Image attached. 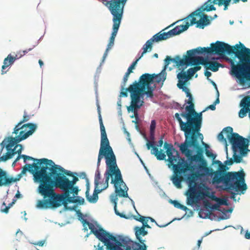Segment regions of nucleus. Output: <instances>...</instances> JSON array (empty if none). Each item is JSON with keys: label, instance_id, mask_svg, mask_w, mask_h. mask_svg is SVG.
Listing matches in <instances>:
<instances>
[{"label": "nucleus", "instance_id": "obj_1", "mask_svg": "<svg viewBox=\"0 0 250 250\" xmlns=\"http://www.w3.org/2000/svg\"><path fill=\"white\" fill-rule=\"evenodd\" d=\"M217 154L210 148L206 150L189 161L193 171L199 174V177L210 184L217 180L222 171L223 162L216 160Z\"/></svg>", "mask_w": 250, "mask_h": 250}, {"label": "nucleus", "instance_id": "obj_2", "mask_svg": "<svg viewBox=\"0 0 250 250\" xmlns=\"http://www.w3.org/2000/svg\"><path fill=\"white\" fill-rule=\"evenodd\" d=\"M239 43L241 49L237 50H235L237 44L234 46H231L229 43L221 41L211 42L209 47L199 46L196 48L201 55L216 56L219 58L227 60L230 64L229 73L231 76L234 69L237 67L249 49L243 43L240 42Z\"/></svg>", "mask_w": 250, "mask_h": 250}, {"label": "nucleus", "instance_id": "obj_3", "mask_svg": "<svg viewBox=\"0 0 250 250\" xmlns=\"http://www.w3.org/2000/svg\"><path fill=\"white\" fill-rule=\"evenodd\" d=\"M48 173L49 171L44 173L41 171L34 175V182L39 184L36 191L43 197L37 201L36 208L38 209L55 210L59 208L54 179L50 177Z\"/></svg>", "mask_w": 250, "mask_h": 250}, {"label": "nucleus", "instance_id": "obj_4", "mask_svg": "<svg viewBox=\"0 0 250 250\" xmlns=\"http://www.w3.org/2000/svg\"><path fill=\"white\" fill-rule=\"evenodd\" d=\"M200 55L196 48L187 51L183 55V61L176 71L178 83L190 84L194 74L202 68Z\"/></svg>", "mask_w": 250, "mask_h": 250}, {"label": "nucleus", "instance_id": "obj_5", "mask_svg": "<svg viewBox=\"0 0 250 250\" xmlns=\"http://www.w3.org/2000/svg\"><path fill=\"white\" fill-rule=\"evenodd\" d=\"M98 119L101 131V143L98 155L97 167H100L101 161L104 158L105 162L106 168L116 159V156L112 147L110 145L105 128L104 125L102 116H98Z\"/></svg>", "mask_w": 250, "mask_h": 250}, {"label": "nucleus", "instance_id": "obj_6", "mask_svg": "<svg viewBox=\"0 0 250 250\" xmlns=\"http://www.w3.org/2000/svg\"><path fill=\"white\" fill-rule=\"evenodd\" d=\"M49 165L50 177H54L75 186H78L77 183L79 181V178L84 179L85 181L89 180L85 172H77L65 169L61 166L55 164L52 160Z\"/></svg>", "mask_w": 250, "mask_h": 250}, {"label": "nucleus", "instance_id": "obj_7", "mask_svg": "<svg viewBox=\"0 0 250 250\" xmlns=\"http://www.w3.org/2000/svg\"><path fill=\"white\" fill-rule=\"evenodd\" d=\"M54 179L56 188H60L63 192L56 193L59 208L61 207L64 203L65 204H74L76 196L81 191L79 186H75L66 182L54 177H50Z\"/></svg>", "mask_w": 250, "mask_h": 250}, {"label": "nucleus", "instance_id": "obj_8", "mask_svg": "<svg viewBox=\"0 0 250 250\" xmlns=\"http://www.w3.org/2000/svg\"><path fill=\"white\" fill-rule=\"evenodd\" d=\"M231 76L242 86L241 89L250 88V48L247 50Z\"/></svg>", "mask_w": 250, "mask_h": 250}, {"label": "nucleus", "instance_id": "obj_9", "mask_svg": "<svg viewBox=\"0 0 250 250\" xmlns=\"http://www.w3.org/2000/svg\"><path fill=\"white\" fill-rule=\"evenodd\" d=\"M187 160L182 158L178 152H176L175 155H173L168 157L169 163L177 169L179 174L182 176L188 186H195L196 181L193 178L191 171L187 167L188 166L191 168L189 165L193 162L189 161L187 157Z\"/></svg>", "mask_w": 250, "mask_h": 250}, {"label": "nucleus", "instance_id": "obj_10", "mask_svg": "<svg viewBox=\"0 0 250 250\" xmlns=\"http://www.w3.org/2000/svg\"><path fill=\"white\" fill-rule=\"evenodd\" d=\"M203 117L201 113L184 134V142L178 144L180 150H184L185 148L192 145L196 142L199 141L200 142L203 141L204 136L200 132L203 125Z\"/></svg>", "mask_w": 250, "mask_h": 250}, {"label": "nucleus", "instance_id": "obj_11", "mask_svg": "<svg viewBox=\"0 0 250 250\" xmlns=\"http://www.w3.org/2000/svg\"><path fill=\"white\" fill-rule=\"evenodd\" d=\"M154 87L147 85H146V88L141 87V88L139 89L138 92H136L134 95L131 94L130 105L126 106L127 112L135 113L136 111V108L140 109L145 104L144 97H146V99L153 98L154 96Z\"/></svg>", "mask_w": 250, "mask_h": 250}, {"label": "nucleus", "instance_id": "obj_12", "mask_svg": "<svg viewBox=\"0 0 250 250\" xmlns=\"http://www.w3.org/2000/svg\"><path fill=\"white\" fill-rule=\"evenodd\" d=\"M91 223L88 221V224L90 233H93L104 246L108 248L116 239V234L105 230L98 222L92 219Z\"/></svg>", "mask_w": 250, "mask_h": 250}, {"label": "nucleus", "instance_id": "obj_13", "mask_svg": "<svg viewBox=\"0 0 250 250\" xmlns=\"http://www.w3.org/2000/svg\"><path fill=\"white\" fill-rule=\"evenodd\" d=\"M191 107L185 106V111L180 113H176L174 116L179 123L180 130L184 132V134L202 113L191 110Z\"/></svg>", "mask_w": 250, "mask_h": 250}, {"label": "nucleus", "instance_id": "obj_14", "mask_svg": "<svg viewBox=\"0 0 250 250\" xmlns=\"http://www.w3.org/2000/svg\"><path fill=\"white\" fill-rule=\"evenodd\" d=\"M191 107L185 106V111L180 113H176L174 116L179 123L180 130L184 132V134L202 113L191 110Z\"/></svg>", "mask_w": 250, "mask_h": 250}, {"label": "nucleus", "instance_id": "obj_15", "mask_svg": "<svg viewBox=\"0 0 250 250\" xmlns=\"http://www.w3.org/2000/svg\"><path fill=\"white\" fill-rule=\"evenodd\" d=\"M221 180H216L210 184L215 186L218 188H220L222 190H226L231 193L229 198L232 199L234 202H239L240 198L236 199L237 195L244 194L248 188V187L243 186L228 182L220 181Z\"/></svg>", "mask_w": 250, "mask_h": 250}, {"label": "nucleus", "instance_id": "obj_16", "mask_svg": "<svg viewBox=\"0 0 250 250\" xmlns=\"http://www.w3.org/2000/svg\"><path fill=\"white\" fill-rule=\"evenodd\" d=\"M116 242L123 245L129 250H148L146 240L143 237L136 238L132 240L129 236L116 234Z\"/></svg>", "mask_w": 250, "mask_h": 250}, {"label": "nucleus", "instance_id": "obj_17", "mask_svg": "<svg viewBox=\"0 0 250 250\" xmlns=\"http://www.w3.org/2000/svg\"><path fill=\"white\" fill-rule=\"evenodd\" d=\"M246 177V173L244 169L240 167L238 171H229L228 169L221 171L217 180L248 187Z\"/></svg>", "mask_w": 250, "mask_h": 250}, {"label": "nucleus", "instance_id": "obj_18", "mask_svg": "<svg viewBox=\"0 0 250 250\" xmlns=\"http://www.w3.org/2000/svg\"><path fill=\"white\" fill-rule=\"evenodd\" d=\"M21 159H22L23 160V162L25 164L26 163V162L27 161H33L34 162H37V164L39 165V166L41 167V168L39 169V170H37L34 175H36L39 172L41 171H42V173H44L47 172V171H48L50 166V165H49V162L51 161L50 159L45 158L37 159L25 154H18L16 158L12 164V167H14L16 166V164Z\"/></svg>", "mask_w": 250, "mask_h": 250}, {"label": "nucleus", "instance_id": "obj_19", "mask_svg": "<svg viewBox=\"0 0 250 250\" xmlns=\"http://www.w3.org/2000/svg\"><path fill=\"white\" fill-rule=\"evenodd\" d=\"M190 19L189 26H192L195 24L196 28L203 29L209 25L211 23V16L204 13L195 12L194 11L189 14L187 18V20Z\"/></svg>", "mask_w": 250, "mask_h": 250}, {"label": "nucleus", "instance_id": "obj_20", "mask_svg": "<svg viewBox=\"0 0 250 250\" xmlns=\"http://www.w3.org/2000/svg\"><path fill=\"white\" fill-rule=\"evenodd\" d=\"M104 173L110 179V184L113 188L124 180L121 170L117 165V159L105 168Z\"/></svg>", "mask_w": 250, "mask_h": 250}, {"label": "nucleus", "instance_id": "obj_21", "mask_svg": "<svg viewBox=\"0 0 250 250\" xmlns=\"http://www.w3.org/2000/svg\"><path fill=\"white\" fill-rule=\"evenodd\" d=\"M210 148V145L202 141L200 142L199 141L196 142L192 145L185 148L184 150H180L189 160L190 158H193V157L196 156L203 151Z\"/></svg>", "mask_w": 250, "mask_h": 250}, {"label": "nucleus", "instance_id": "obj_22", "mask_svg": "<svg viewBox=\"0 0 250 250\" xmlns=\"http://www.w3.org/2000/svg\"><path fill=\"white\" fill-rule=\"evenodd\" d=\"M232 157L222 163V171L227 169L229 170L230 167L234 164L244 163L245 161L243 160V158L247 157L249 153L248 150H232Z\"/></svg>", "mask_w": 250, "mask_h": 250}, {"label": "nucleus", "instance_id": "obj_23", "mask_svg": "<svg viewBox=\"0 0 250 250\" xmlns=\"http://www.w3.org/2000/svg\"><path fill=\"white\" fill-rule=\"evenodd\" d=\"M112 16L113 25L112 31L108 42L114 43L115 38L118 34L122 20L124 17V12L117 11L112 10H108Z\"/></svg>", "mask_w": 250, "mask_h": 250}, {"label": "nucleus", "instance_id": "obj_24", "mask_svg": "<svg viewBox=\"0 0 250 250\" xmlns=\"http://www.w3.org/2000/svg\"><path fill=\"white\" fill-rule=\"evenodd\" d=\"M189 27V23L188 22H186L185 24L177 25L167 32H164V30H162L158 32L157 34L160 40L162 42L173 37L179 35L188 30Z\"/></svg>", "mask_w": 250, "mask_h": 250}, {"label": "nucleus", "instance_id": "obj_25", "mask_svg": "<svg viewBox=\"0 0 250 250\" xmlns=\"http://www.w3.org/2000/svg\"><path fill=\"white\" fill-rule=\"evenodd\" d=\"M201 179L202 180H200V183L198 184L200 192L198 199L204 202V201H206L205 199L208 198L209 200L216 201L218 197L215 194V192L212 191V188L207 185L206 184V182H204L203 179Z\"/></svg>", "mask_w": 250, "mask_h": 250}, {"label": "nucleus", "instance_id": "obj_26", "mask_svg": "<svg viewBox=\"0 0 250 250\" xmlns=\"http://www.w3.org/2000/svg\"><path fill=\"white\" fill-rule=\"evenodd\" d=\"M204 56V57H200V61L201 65L204 68L208 67V70L215 72L218 71L220 67H224L222 64L217 62L218 59L213 57L212 56Z\"/></svg>", "mask_w": 250, "mask_h": 250}, {"label": "nucleus", "instance_id": "obj_27", "mask_svg": "<svg viewBox=\"0 0 250 250\" xmlns=\"http://www.w3.org/2000/svg\"><path fill=\"white\" fill-rule=\"evenodd\" d=\"M231 146V150H247L246 149V138L237 133L229 137L228 141Z\"/></svg>", "mask_w": 250, "mask_h": 250}, {"label": "nucleus", "instance_id": "obj_28", "mask_svg": "<svg viewBox=\"0 0 250 250\" xmlns=\"http://www.w3.org/2000/svg\"><path fill=\"white\" fill-rule=\"evenodd\" d=\"M190 84L177 83V87L184 92L188 99L185 100V104H187L186 106L192 107V110L196 111L195 109V100L193 95L190 92V89L188 87Z\"/></svg>", "mask_w": 250, "mask_h": 250}, {"label": "nucleus", "instance_id": "obj_29", "mask_svg": "<svg viewBox=\"0 0 250 250\" xmlns=\"http://www.w3.org/2000/svg\"><path fill=\"white\" fill-rule=\"evenodd\" d=\"M102 71V65L100 64L97 68L95 74L94 76V88L96 97V104L97 106V110L98 112V116H102L101 109L100 105L99 99H98V81L99 79V75Z\"/></svg>", "mask_w": 250, "mask_h": 250}, {"label": "nucleus", "instance_id": "obj_30", "mask_svg": "<svg viewBox=\"0 0 250 250\" xmlns=\"http://www.w3.org/2000/svg\"><path fill=\"white\" fill-rule=\"evenodd\" d=\"M238 98H242L239 104V107L240 108L238 112V117L240 119L244 118L246 117L248 113L250 112L249 109V103L246 102V95L244 93L238 96Z\"/></svg>", "mask_w": 250, "mask_h": 250}, {"label": "nucleus", "instance_id": "obj_31", "mask_svg": "<svg viewBox=\"0 0 250 250\" xmlns=\"http://www.w3.org/2000/svg\"><path fill=\"white\" fill-rule=\"evenodd\" d=\"M157 33L152 36L149 40H147L142 47V50L145 53H148L152 51L153 48V45L156 43L161 42Z\"/></svg>", "mask_w": 250, "mask_h": 250}, {"label": "nucleus", "instance_id": "obj_32", "mask_svg": "<svg viewBox=\"0 0 250 250\" xmlns=\"http://www.w3.org/2000/svg\"><path fill=\"white\" fill-rule=\"evenodd\" d=\"M123 2L124 1L121 0H107L105 3V6L108 10L124 12Z\"/></svg>", "mask_w": 250, "mask_h": 250}, {"label": "nucleus", "instance_id": "obj_33", "mask_svg": "<svg viewBox=\"0 0 250 250\" xmlns=\"http://www.w3.org/2000/svg\"><path fill=\"white\" fill-rule=\"evenodd\" d=\"M144 139L146 142V146L148 150H151V149H154L155 150H160L161 148L165 144V142L164 141V137L161 136L160 137V139L158 142V143L156 144H154L153 142H150L149 141L148 139L146 137V136L144 134H142Z\"/></svg>", "mask_w": 250, "mask_h": 250}, {"label": "nucleus", "instance_id": "obj_34", "mask_svg": "<svg viewBox=\"0 0 250 250\" xmlns=\"http://www.w3.org/2000/svg\"><path fill=\"white\" fill-rule=\"evenodd\" d=\"M140 83L141 87L146 88V85H149L150 86L154 87V89L156 88V85H152L151 74L145 73L141 75L138 80Z\"/></svg>", "mask_w": 250, "mask_h": 250}, {"label": "nucleus", "instance_id": "obj_35", "mask_svg": "<svg viewBox=\"0 0 250 250\" xmlns=\"http://www.w3.org/2000/svg\"><path fill=\"white\" fill-rule=\"evenodd\" d=\"M30 137V135L28 134L26 131V129L21 130L17 135H16L15 137H13L12 136H7V138H9V140H11V141H12L13 144L14 143L19 144L20 142L26 140L28 137Z\"/></svg>", "mask_w": 250, "mask_h": 250}, {"label": "nucleus", "instance_id": "obj_36", "mask_svg": "<svg viewBox=\"0 0 250 250\" xmlns=\"http://www.w3.org/2000/svg\"><path fill=\"white\" fill-rule=\"evenodd\" d=\"M183 61V57L178 55H176L174 58H172L170 56L167 55L164 60V63L169 65L170 63H173L174 66L178 69L181 63Z\"/></svg>", "mask_w": 250, "mask_h": 250}, {"label": "nucleus", "instance_id": "obj_37", "mask_svg": "<svg viewBox=\"0 0 250 250\" xmlns=\"http://www.w3.org/2000/svg\"><path fill=\"white\" fill-rule=\"evenodd\" d=\"M12 185L11 175L8 171L0 175V187H9Z\"/></svg>", "mask_w": 250, "mask_h": 250}, {"label": "nucleus", "instance_id": "obj_38", "mask_svg": "<svg viewBox=\"0 0 250 250\" xmlns=\"http://www.w3.org/2000/svg\"><path fill=\"white\" fill-rule=\"evenodd\" d=\"M212 4H216L215 0H207L202 5L198 7L195 11L194 13H205L208 12Z\"/></svg>", "mask_w": 250, "mask_h": 250}, {"label": "nucleus", "instance_id": "obj_39", "mask_svg": "<svg viewBox=\"0 0 250 250\" xmlns=\"http://www.w3.org/2000/svg\"><path fill=\"white\" fill-rule=\"evenodd\" d=\"M196 208L194 209L198 212V217L204 219H209L211 218V212L209 210H203L201 209V207L196 201Z\"/></svg>", "mask_w": 250, "mask_h": 250}, {"label": "nucleus", "instance_id": "obj_40", "mask_svg": "<svg viewBox=\"0 0 250 250\" xmlns=\"http://www.w3.org/2000/svg\"><path fill=\"white\" fill-rule=\"evenodd\" d=\"M68 204H65L64 203L62 206H63L62 208L60 210L59 213L62 214V212L65 211H72L75 212L76 215H77L78 218L81 216H83V213L81 212L80 209H76L75 207L73 205L72 206H68Z\"/></svg>", "mask_w": 250, "mask_h": 250}, {"label": "nucleus", "instance_id": "obj_41", "mask_svg": "<svg viewBox=\"0 0 250 250\" xmlns=\"http://www.w3.org/2000/svg\"><path fill=\"white\" fill-rule=\"evenodd\" d=\"M151 78L152 85L154 84V83L155 82L158 83H161V86H162L167 79V76L160 72L157 74H151Z\"/></svg>", "mask_w": 250, "mask_h": 250}, {"label": "nucleus", "instance_id": "obj_42", "mask_svg": "<svg viewBox=\"0 0 250 250\" xmlns=\"http://www.w3.org/2000/svg\"><path fill=\"white\" fill-rule=\"evenodd\" d=\"M26 166H27V167H24L22 168L21 172L20 173L22 177L26 175V172H28L33 175L36 173V171L38 170L37 169L36 170L35 173H34V171L35 170L36 167H39L41 168L39 165L37 164L32 165L28 164L27 163L25 164Z\"/></svg>", "mask_w": 250, "mask_h": 250}, {"label": "nucleus", "instance_id": "obj_43", "mask_svg": "<svg viewBox=\"0 0 250 250\" xmlns=\"http://www.w3.org/2000/svg\"><path fill=\"white\" fill-rule=\"evenodd\" d=\"M38 127V124L34 122H28L22 125V127L26 129V131L30 136L35 133Z\"/></svg>", "mask_w": 250, "mask_h": 250}, {"label": "nucleus", "instance_id": "obj_44", "mask_svg": "<svg viewBox=\"0 0 250 250\" xmlns=\"http://www.w3.org/2000/svg\"><path fill=\"white\" fill-rule=\"evenodd\" d=\"M133 231L136 238L144 237L148 234L147 229H145L142 226H135Z\"/></svg>", "mask_w": 250, "mask_h": 250}, {"label": "nucleus", "instance_id": "obj_45", "mask_svg": "<svg viewBox=\"0 0 250 250\" xmlns=\"http://www.w3.org/2000/svg\"><path fill=\"white\" fill-rule=\"evenodd\" d=\"M13 64L14 63L11 58V54H9L3 60V65L1 66V74H6L8 70L5 71V69L8 67H11Z\"/></svg>", "mask_w": 250, "mask_h": 250}, {"label": "nucleus", "instance_id": "obj_46", "mask_svg": "<svg viewBox=\"0 0 250 250\" xmlns=\"http://www.w3.org/2000/svg\"><path fill=\"white\" fill-rule=\"evenodd\" d=\"M216 203L214 205H212L208 201H204V206L206 209L209 210L210 211H218L220 212L222 211V209L220 208L221 206L218 201H215Z\"/></svg>", "mask_w": 250, "mask_h": 250}, {"label": "nucleus", "instance_id": "obj_47", "mask_svg": "<svg viewBox=\"0 0 250 250\" xmlns=\"http://www.w3.org/2000/svg\"><path fill=\"white\" fill-rule=\"evenodd\" d=\"M164 149L165 150V152L167 153L168 157L174 155L175 153H176V152H178L177 149L171 144L168 143L166 141L164 144Z\"/></svg>", "mask_w": 250, "mask_h": 250}, {"label": "nucleus", "instance_id": "obj_48", "mask_svg": "<svg viewBox=\"0 0 250 250\" xmlns=\"http://www.w3.org/2000/svg\"><path fill=\"white\" fill-rule=\"evenodd\" d=\"M129 90L130 97L131 94L134 95L136 92H138L139 89L141 88V84L138 81L135 80L132 83H130L127 87Z\"/></svg>", "mask_w": 250, "mask_h": 250}, {"label": "nucleus", "instance_id": "obj_49", "mask_svg": "<svg viewBox=\"0 0 250 250\" xmlns=\"http://www.w3.org/2000/svg\"><path fill=\"white\" fill-rule=\"evenodd\" d=\"M150 153L152 155H154L157 159L159 161L166 160L165 152L162 149H160V150L156 149V150L154 149H151Z\"/></svg>", "mask_w": 250, "mask_h": 250}, {"label": "nucleus", "instance_id": "obj_50", "mask_svg": "<svg viewBox=\"0 0 250 250\" xmlns=\"http://www.w3.org/2000/svg\"><path fill=\"white\" fill-rule=\"evenodd\" d=\"M137 215H132V219L142 223V225L148 223L149 216H146L141 215L138 211L136 210Z\"/></svg>", "mask_w": 250, "mask_h": 250}, {"label": "nucleus", "instance_id": "obj_51", "mask_svg": "<svg viewBox=\"0 0 250 250\" xmlns=\"http://www.w3.org/2000/svg\"><path fill=\"white\" fill-rule=\"evenodd\" d=\"M126 83H124L122 82L121 84V88L120 91V95L118 96V100L119 99H121L122 97H127L128 95V93H129V90L127 88V87H125Z\"/></svg>", "mask_w": 250, "mask_h": 250}, {"label": "nucleus", "instance_id": "obj_52", "mask_svg": "<svg viewBox=\"0 0 250 250\" xmlns=\"http://www.w3.org/2000/svg\"><path fill=\"white\" fill-rule=\"evenodd\" d=\"M16 202V199L13 198L12 199V201L10 203H9L8 206H6V204L5 203V202H3L2 203L0 211L2 213H4L6 214H8L9 213L10 208H11L14 205V204H15Z\"/></svg>", "mask_w": 250, "mask_h": 250}, {"label": "nucleus", "instance_id": "obj_53", "mask_svg": "<svg viewBox=\"0 0 250 250\" xmlns=\"http://www.w3.org/2000/svg\"><path fill=\"white\" fill-rule=\"evenodd\" d=\"M6 149L11 159H12L14 156L17 154L16 148L14 146H11V140H8V143L6 146Z\"/></svg>", "mask_w": 250, "mask_h": 250}, {"label": "nucleus", "instance_id": "obj_54", "mask_svg": "<svg viewBox=\"0 0 250 250\" xmlns=\"http://www.w3.org/2000/svg\"><path fill=\"white\" fill-rule=\"evenodd\" d=\"M178 174H179L178 173ZM179 176H181L179 174L177 176H171L170 178V180L171 181L173 185L176 187L177 188H181L182 187V181L180 179Z\"/></svg>", "mask_w": 250, "mask_h": 250}, {"label": "nucleus", "instance_id": "obj_55", "mask_svg": "<svg viewBox=\"0 0 250 250\" xmlns=\"http://www.w3.org/2000/svg\"><path fill=\"white\" fill-rule=\"evenodd\" d=\"M86 217H89V215L87 214H83V216H81L78 218V219L81 222L83 225V230L84 231V232L88 231L87 225L88 224V221L86 219Z\"/></svg>", "mask_w": 250, "mask_h": 250}, {"label": "nucleus", "instance_id": "obj_56", "mask_svg": "<svg viewBox=\"0 0 250 250\" xmlns=\"http://www.w3.org/2000/svg\"><path fill=\"white\" fill-rule=\"evenodd\" d=\"M136 67V66L132 63L130 64L127 68V71L125 73L123 77L122 82H124V83H127L130 73L133 72V70L135 69Z\"/></svg>", "mask_w": 250, "mask_h": 250}, {"label": "nucleus", "instance_id": "obj_57", "mask_svg": "<svg viewBox=\"0 0 250 250\" xmlns=\"http://www.w3.org/2000/svg\"><path fill=\"white\" fill-rule=\"evenodd\" d=\"M74 201L75 203L74 204V206L76 208V209H78V208L79 206L86 205V202L84 198L79 196V194L76 196V198Z\"/></svg>", "mask_w": 250, "mask_h": 250}, {"label": "nucleus", "instance_id": "obj_58", "mask_svg": "<svg viewBox=\"0 0 250 250\" xmlns=\"http://www.w3.org/2000/svg\"><path fill=\"white\" fill-rule=\"evenodd\" d=\"M222 131L226 135V138L228 141L229 139V137L233 136L236 133L233 132V128L229 126L224 127Z\"/></svg>", "mask_w": 250, "mask_h": 250}, {"label": "nucleus", "instance_id": "obj_59", "mask_svg": "<svg viewBox=\"0 0 250 250\" xmlns=\"http://www.w3.org/2000/svg\"><path fill=\"white\" fill-rule=\"evenodd\" d=\"M85 196L87 201L90 204H96L99 200V195H96L93 193L92 195L89 193L85 194Z\"/></svg>", "mask_w": 250, "mask_h": 250}, {"label": "nucleus", "instance_id": "obj_60", "mask_svg": "<svg viewBox=\"0 0 250 250\" xmlns=\"http://www.w3.org/2000/svg\"><path fill=\"white\" fill-rule=\"evenodd\" d=\"M215 1L216 5H218L219 7L227 3H232L233 4L240 2V0H215Z\"/></svg>", "mask_w": 250, "mask_h": 250}, {"label": "nucleus", "instance_id": "obj_61", "mask_svg": "<svg viewBox=\"0 0 250 250\" xmlns=\"http://www.w3.org/2000/svg\"><path fill=\"white\" fill-rule=\"evenodd\" d=\"M133 151L135 153V154L136 155V156L137 157V158L139 159L141 164H142V165L143 166L146 173H147V174L148 175V176L149 177V178L150 179H152L153 178V176L151 175V174L149 172V169H148V168L146 166V164L145 163H144V162L143 161V160L142 159V158L140 157V155L138 154V153L135 151V149L133 148Z\"/></svg>", "mask_w": 250, "mask_h": 250}, {"label": "nucleus", "instance_id": "obj_62", "mask_svg": "<svg viewBox=\"0 0 250 250\" xmlns=\"http://www.w3.org/2000/svg\"><path fill=\"white\" fill-rule=\"evenodd\" d=\"M168 202L169 204L172 205L175 208L180 209L182 210L183 208H185V206L181 204L180 201L178 200H172L171 199H169L168 200Z\"/></svg>", "mask_w": 250, "mask_h": 250}, {"label": "nucleus", "instance_id": "obj_63", "mask_svg": "<svg viewBox=\"0 0 250 250\" xmlns=\"http://www.w3.org/2000/svg\"><path fill=\"white\" fill-rule=\"evenodd\" d=\"M114 188V191H117V190H123L125 191H127L129 190L128 187L124 180H123L120 183L117 185Z\"/></svg>", "mask_w": 250, "mask_h": 250}, {"label": "nucleus", "instance_id": "obj_64", "mask_svg": "<svg viewBox=\"0 0 250 250\" xmlns=\"http://www.w3.org/2000/svg\"><path fill=\"white\" fill-rule=\"evenodd\" d=\"M146 53L142 50L141 52L140 51L136 56L135 57L133 61L131 62L132 64H134L135 66H137L138 62L142 59V58L144 57Z\"/></svg>", "mask_w": 250, "mask_h": 250}]
</instances>
